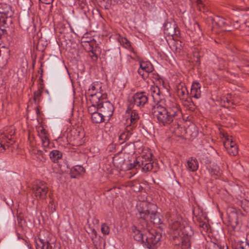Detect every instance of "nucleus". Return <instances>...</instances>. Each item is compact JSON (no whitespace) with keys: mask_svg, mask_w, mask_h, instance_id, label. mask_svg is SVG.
Wrapping results in <instances>:
<instances>
[{"mask_svg":"<svg viewBox=\"0 0 249 249\" xmlns=\"http://www.w3.org/2000/svg\"><path fill=\"white\" fill-rule=\"evenodd\" d=\"M206 249H228V247H222L214 243H210Z\"/></svg>","mask_w":249,"mask_h":249,"instance_id":"c756f323","label":"nucleus"},{"mask_svg":"<svg viewBox=\"0 0 249 249\" xmlns=\"http://www.w3.org/2000/svg\"><path fill=\"white\" fill-rule=\"evenodd\" d=\"M142 214H144L146 216L143 217V222L146 225H147V223L145 220L148 217L154 224H159L161 222L159 215L157 213V206L153 203L144 202L141 211V218Z\"/></svg>","mask_w":249,"mask_h":249,"instance_id":"20e7f679","label":"nucleus"},{"mask_svg":"<svg viewBox=\"0 0 249 249\" xmlns=\"http://www.w3.org/2000/svg\"><path fill=\"white\" fill-rule=\"evenodd\" d=\"M113 162L117 167L123 168L124 163V160L123 158L115 157L113 159Z\"/></svg>","mask_w":249,"mask_h":249,"instance_id":"5701e85b","label":"nucleus"},{"mask_svg":"<svg viewBox=\"0 0 249 249\" xmlns=\"http://www.w3.org/2000/svg\"><path fill=\"white\" fill-rule=\"evenodd\" d=\"M71 177L73 178H76V176H73V175H71Z\"/></svg>","mask_w":249,"mask_h":249,"instance_id":"6e6d98bb","label":"nucleus"},{"mask_svg":"<svg viewBox=\"0 0 249 249\" xmlns=\"http://www.w3.org/2000/svg\"><path fill=\"white\" fill-rule=\"evenodd\" d=\"M42 146L44 148L45 151H47V150H46L45 148H47L48 147H49V144H50V142H43L42 143Z\"/></svg>","mask_w":249,"mask_h":249,"instance_id":"37998d69","label":"nucleus"},{"mask_svg":"<svg viewBox=\"0 0 249 249\" xmlns=\"http://www.w3.org/2000/svg\"><path fill=\"white\" fill-rule=\"evenodd\" d=\"M40 138L41 139L42 143L43 142H50L48 137V135L44 136L43 137H40Z\"/></svg>","mask_w":249,"mask_h":249,"instance_id":"a18cd8bd","label":"nucleus"},{"mask_svg":"<svg viewBox=\"0 0 249 249\" xmlns=\"http://www.w3.org/2000/svg\"><path fill=\"white\" fill-rule=\"evenodd\" d=\"M138 166L139 167L140 166V165L139 164V162L136 161V162H134L133 163H130L129 167H128V169H131L132 168H134L135 167H136Z\"/></svg>","mask_w":249,"mask_h":249,"instance_id":"a19ab883","label":"nucleus"},{"mask_svg":"<svg viewBox=\"0 0 249 249\" xmlns=\"http://www.w3.org/2000/svg\"><path fill=\"white\" fill-rule=\"evenodd\" d=\"M198 167V163L196 159L191 158L187 161V169L189 171L195 172Z\"/></svg>","mask_w":249,"mask_h":249,"instance_id":"a211bd4d","label":"nucleus"},{"mask_svg":"<svg viewBox=\"0 0 249 249\" xmlns=\"http://www.w3.org/2000/svg\"><path fill=\"white\" fill-rule=\"evenodd\" d=\"M246 203L248 204V205H249V199L248 200L245 199L244 201H242L241 202L242 206H243L244 205V204H246Z\"/></svg>","mask_w":249,"mask_h":249,"instance_id":"49530a36","label":"nucleus"},{"mask_svg":"<svg viewBox=\"0 0 249 249\" xmlns=\"http://www.w3.org/2000/svg\"><path fill=\"white\" fill-rule=\"evenodd\" d=\"M33 192L37 199L45 200L47 196L48 188L45 182L39 181L33 186Z\"/></svg>","mask_w":249,"mask_h":249,"instance_id":"39448f33","label":"nucleus"},{"mask_svg":"<svg viewBox=\"0 0 249 249\" xmlns=\"http://www.w3.org/2000/svg\"><path fill=\"white\" fill-rule=\"evenodd\" d=\"M49 156L51 160L53 162H58L62 157V153L57 150H53L50 152Z\"/></svg>","mask_w":249,"mask_h":249,"instance_id":"aec40b11","label":"nucleus"},{"mask_svg":"<svg viewBox=\"0 0 249 249\" xmlns=\"http://www.w3.org/2000/svg\"><path fill=\"white\" fill-rule=\"evenodd\" d=\"M36 160L40 162H44L45 161V158L42 152L38 151L36 155Z\"/></svg>","mask_w":249,"mask_h":249,"instance_id":"473e14b6","label":"nucleus"},{"mask_svg":"<svg viewBox=\"0 0 249 249\" xmlns=\"http://www.w3.org/2000/svg\"><path fill=\"white\" fill-rule=\"evenodd\" d=\"M0 14L1 17H13L14 12L10 5L5 4H0Z\"/></svg>","mask_w":249,"mask_h":249,"instance_id":"ddd939ff","label":"nucleus"},{"mask_svg":"<svg viewBox=\"0 0 249 249\" xmlns=\"http://www.w3.org/2000/svg\"><path fill=\"white\" fill-rule=\"evenodd\" d=\"M131 230L133 232V236L134 237V239L138 241H140V231L139 229H137V228L135 226L133 225L131 228Z\"/></svg>","mask_w":249,"mask_h":249,"instance_id":"4be33fe9","label":"nucleus"},{"mask_svg":"<svg viewBox=\"0 0 249 249\" xmlns=\"http://www.w3.org/2000/svg\"><path fill=\"white\" fill-rule=\"evenodd\" d=\"M42 3H45L46 4H50L52 3L53 1V0H39Z\"/></svg>","mask_w":249,"mask_h":249,"instance_id":"c03bdc74","label":"nucleus"},{"mask_svg":"<svg viewBox=\"0 0 249 249\" xmlns=\"http://www.w3.org/2000/svg\"><path fill=\"white\" fill-rule=\"evenodd\" d=\"M143 193V192H142V191L141 190V195H142L143 196H145V195L142 194ZM144 193L146 194L145 192H144Z\"/></svg>","mask_w":249,"mask_h":249,"instance_id":"864d4df0","label":"nucleus"},{"mask_svg":"<svg viewBox=\"0 0 249 249\" xmlns=\"http://www.w3.org/2000/svg\"><path fill=\"white\" fill-rule=\"evenodd\" d=\"M37 131L38 133V135L40 137H43L44 136L48 135L47 131L46 129H45L42 127H39L37 128Z\"/></svg>","mask_w":249,"mask_h":249,"instance_id":"f704fd0d","label":"nucleus"},{"mask_svg":"<svg viewBox=\"0 0 249 249\" xmlns=\"http://www.w3.org/2000/svg\"><path fill=\"white\" fill-rule=\"evenodd\" d=\"M152 154L148 148H143L141 151V163L143 164L144 161H151Z\"/></svg>","mask_w":249,"mask_h":249,"instance_id":"2eb2a0df","label":"nucleus"},{"mask_svg":"<svg viewBox=\"0 0 249 249\" xmlns=\"http://www.w3.org/2000/svg\"><path fill=\"white\" fill-rule=\"evenodd\" d=\"M125 136V134H122L121 136H120V139H123V137Z\"/></svg>","mask_w":249,"mask_h":249,"instance_id":"3c124183","label":"nucleus"},{"mask_svg":"<svg viewBox=\"0 0 249 249\" xmlns=\"http://www.w3.org/2000/svg\"><path fill=\"white\" fill-rule=\"evenodd\" d=\"M139 119L138 113L135 110H133L131 113L130 121L131 124L135 123L136 120Z\"/></svg>","mask_w":249,"mask_h":249,"instance_id":"c85d7f7f","label":"nucleus"},{"mask_svg":"<svg viewBox=\"0 0 249 249\" xmlns=\"http://www.w3.org/2000/svg\"><path fill=\"white\" fill-rule=\"evenodd\" d=\"M133 103L134 105L137 107H139L140 106V97L138 93L136 94L133 96Z\"/></svg>","mask_w":249,"mask_h":249,"instance_id":"c9c22d12","label":"nucleus"},{"mask_svg":"<svg viewBox=\"0 0 249 249\" xmlns=\"http://www.w3.org/2000/svg\"><path fill=\"white\" fill-rule=\"evenodd\" d=\"M191 31L194 32L195 34H196L198 36H199L200 35H202V32L200 29V26L198 23L195 21L194 23V30L191 29Z\"/></svg>","mask_w":249,"mask_h":249,"instance_id":"bb28decb","label":"nucleus"},{"mask_svg":"<svg viewBox=\"0 0 249 249\" xmlns=\"http://www.w3.org/2000/svg\"><path fill=\"white\" fill-rule=\"evenodd\" d=\"M247 70L245 71H247L248 74H249V66L246 67Z\"/></svg>","mask_w":249,"mask_h":249,"instance_id":"09e8293b","label":"nucleus"},{"mask_svg":"<svg viewBox=\"0 0 249 249\" xmlns=\"http://www.w3.org/2000/svg\"><path fill=\"white\" fill-rule=\"evenodd\" d=\"M153 89V92L157 95H160L161 93V90L162 89L161 88H160L158 87H154Z\"/></svg>","mask_w":249,"mask_h":249,"instance_id":"ea45409f","label":"nucleus"},{"mask_svg":"<svg viewBox=\"0 0 249 249\" xmlns=\"http://www.w3.org/2000/svg\"><path fill=\"white\" fill-rule=\"evenodd\" d=\"M14 27L13 17H1L0 19V30L3 31L0 33V38L7 34V30Z\"/></svg>","mask_w":249,"mask_h":249,"instance_id":"9d476101","label":"nucleus"},{"mask_svg":"<svg viewBox=\"0 0 249 249\" xmlns=\"http://www.w3.org/2000/svg\"><path fill=\"white\" fill-rule=\"evenodd\" d=\"M243 208L244 209V210H245V211H248V210L246 209H245V208H244V207H243Z\"/></svg>","mask_w":249,"mask_h":249,"instance_id":"13d9d810","label":"nucleus"},{"mask_svg":"<svg viewBox=\"0 0 249 249\" xmlns=\"http://www.w3.org/2000/svg\"><path fill=\"white\" fill-rule=\"evenodd\" d=\"M227 102L229 104V105H230L231 104H233V103L232 102H231L230 100L227 99Z\"/></svg>","mask_w":249,"mask_h":249,"instance_id":"de8ad7c7","label":"nucleus"},{"mask_svg":"<svg viewBox=\"0 0 249 249\" xmlns=\"http://www.w3.org/2000/svg\"><path fill=\"white\" fill-rule=\"evenodd\" d=\"M201 85L197 82H194L192 83L191 89V95L196 99H199L201 97Z\"/></svg>","mask_w":249,"mask_h":249,"instance_id":"4468645a","label":"nucleus"},{"mask_svg":"<svg viewBox=\"0 0 249 249\" xmlns=\"http://www.w3.org/2000/svg\"><path fill=\"white\" fill-rule=\"evenodd\" d=\"M144 166L142 167V172H147L150 171L152 168L153 165L151 163V161H147L143 162Z\"/></svg>","mask_w":249,"mask_h":249,"instance_id":"393cba45","label":"nucleus"},{"mask_svg":"<svg viewBox=\"0 0 249 249\" xmlns=\"http://www.w3.org/2000/svg\"><path fill=\"white\" fill-rule=\"evenodd\" d=\"M140 188H139V189H138V191H140Z\"/></svg>","mask_w":249,"mask_h":249,"instance_id":"bf43d9fd","label":"nucleus"},{"mask_svg":"<svg viewBox=\"0 0 249 249\" xmlns=\"http://www.w3.org/2000/svg\"><path fill=\"white\" fill-rule=\"evenodd\" d=\"M101 230L102 233L104 235H107L109 233V228L106 223L102 224Z\"/></svg>","mask_w":249,"mask_h":249,"instance_id":"7c9ffc66","label":"nucleus"},{"mask_svg":"<svg viewBox=\"0 0 249 249\" xmlns=\"http://www.w3.org/2000/svg\"><path fill=\"white\" fill-rule=\"evenodd\" d=\"M91 105L89 106L88 107V112L92 116L93 114L99 111L98 109V100H97V103L91 102Z\"/></svg>","mask_w":249,"mask_h":249,"instance_id":"412c9836","label":"nucleus"},{"mask_svg":"<svg viewBox=\"0 0 249 249\" xmlns=\"http://www.w3.org/2000/svg\"><path fill=\"white\" fill-rule=\"evenodd\" d=\"M140 72H141V71H140V68L138 69V72L139 73H140Z\"/></svg>","mask_w":249,"mask_h":249,"instance_id":"5fc2aeb1","label":"nucleus"},{"mask_svg":"<svg viewBox=\"0 0 249 249\" xmlns=\"http://www.w3.org/2000/svg\"><path fill=\"white\" fill-rule=\"evenodd\" d=\"M41 91L40 90H38L37 91H35L34 93V96L35 98L39 97L41 96Z\"/></svg>","mask_w":249,"mask_h":249,"instance_id":"79ce46f5","label":"nucleus"},{"mask_svg":"<svg viewBox=\"0 0 249 249\" xmlns=\"http://www.w3.org/2000/svg\"><path fill=\"white\" fill-rule=\"evenodd\" d=\"M7 63V60L6 58L3 59L1 57V51L0 50V66L3 67Z\"/></svg>","mask_w":249,"mask_h":249,"instance_id":"4c0bfd02","label":"nucleus"},{"mask_svg":"<svg viewBox=\"0 0 249 249\" xmlns=\"http://www.w3.org/2000/svg\"><path fill=\"white\" fill-rule=\"evenodd\" d=\"M163 29L165 34L173 36L175 33V25L169 22H165L163 25Z\"/></svg>","mask_w":249,"mask_h":249,"instance_id":"f3484780","label":"nucleus"},{"mask_svg":"<svg viewBox=\"0 0 249 249\" xmlns=\"http://www.w3.org/2000/svg\"><path fill=\"white\" fill-rule=\"evenodd\" d=\"M148 101V97L144 92L141 91V106L145 105Z\"/></svg>","mask_w":249,"mask_h":249,"instance_id":"e433bc0d","label":"nucleus"},{"mask_svg":"<svg viewBox=\"0 0 249 249\" xmlns=\"http://www.w3.org/2000/svg\"><path fill=\"white\" fill-rule=\"evenodd\" d=\"M153 71V67L151 63L149 61L141 60V77L143 79V81H141V85L142 84L144 86L145 84H148L149 80H146L148 78L149 73Z\"/></svg>","mask_w":249,"mask_h":249,"instance_id":"1a4fd4ad","label":"nucleus"},{"mask_svg":"<svg viewBox=\"0 0 249 249\" xmlns=\"http://www.w3.org/2000/svg\"><path fill=\"white\" fill-rule=\"evenodd\" d=\"M212 172L215 175L219 176L221 174V170L218 166L215 165L212 167Z\"/></svg>","mask_w":249,"mask_h":249,"instance_id":"72a5a7b5","label":"nucleus"},{"mask_svg":"<svg viewBox=\"0 0 249 249\" xmlns=\"http://www.w3.org/2000/svg\"><path fill=\"white\" fill-rule=\"evenodd\" d=\"M142 201H143L142 204H141V205H142V206L143 204L144 203V202H147V201H144V198H143ZM142 206L141 208V211L142 210Z\"/></svg>","mask_w":249,"mask_h":249,"instance_id":"603ef678","label":"nucleus"},{"mask_svg":"<svg viewBox=\"0 0 249 249\" xmlns=\"http://www.w3.org/2000/svg\"><path fill=\"white\" fill-rule=\"evenodd\" d=\"M165 105L166 110H167L170 115H172L174 119L176 116L181 114L179 105L174 99L167 100L166 101Z\"/></svg>","mask_w":249,"mask_h":249,"instance_id":"0eeeda50","label":"nucleus"},{"mask_svg":"<svg viewBox=\"0 0 249 249\" xmlns=\"http://www.w3.org/2000/svg\"><path fill=\"white\" fill-rule=\"evenodd\" d=\"M196 2L198 6V8L200 11H201V8H203L204 5L202 3L201 0H196Z\"/></svg>","mask_w":249,"mask_h":249,"instance_id":"58836bf2","label":"nucleus"},{"mask_svg":"<svg viewBox=\"0 0 249 249\" xmlns=\"http://www.w3.org/2000/svg\"><path fill=\"white\" fill-rule=\"evenodd\" d=\"M84 42H89V40H88V41H85V40H84Z\"/></svg>","mask_w":249,"mask_h":249,"instance_id":"4d7b16f0","label":"nucleus"},{"mask_svg":"<svg viewBox=\"0 0 249 249\" xmlns=\"http://www.w3.org/2000/svg\"><path fill=\"white\" fill-rule=\"evenodd\" d=\"M98 102L99 111L102 113L106 120L109 121L114 111L113 105L109 101H103L100 99L98 100Z\"/></svg>","mask_w":249,"mask_h":249,"instance_id":"423d86ee","label":"nucleus"},{"mask_svg":"<svg viewBox=\"0 0 249 249\" xmlns=\"http://www.w3.org/2000/svg\"><path fill=\"white\" fill-rule=\"evenodd\" d=\"M119 41L122 46L126 48H129L130 46V42L125 37H120Z\"/></svg>","mask_w":249,"mask_h":249,"instance_id":"cd10ccee","label":"nucleus"},{"mask_svg":"<svg viewBox=\"0 0 249 249\" xmlns=\"http://www.w3.org/2000/svg\"><path fill=\"white\" fill-rule=\"evenodd\" d=\"M153 113L157 119L158 123L163 126L170 124L174 121L172 115H170L165 107L160 104H156L153 107Z\"/></svg>","mask_w":249,"mask_h":249,"instance_id":"7ed1b4c3","label":"nucleus"},{"mask_svg":"<svg viewBox=\"0 0 249 249\" xmlns=\"http://www.w3.org/2000/svg\"><path fill=\"white\" fill-rule=\"evenodd\" d=\"M91 119L92 123L95 124H100L106 121H108L107 120H106V118H104V115L100 111H98L91 116Z\"/></svg>","mask_w":249,"mask_h":249,"instance_id":"dca6fc26","label":"nucleus"},{"mask_svg":"<svg viewBox=\"0 0 249 249\" xmlns=\"http://www.w3.org/2000/svg\"><path fill=\"white\" fill-rule=\"evenodd\" d=\"M223 144L228 152L231 156H235L238 153V147L231 137L226 136Z\"/></svg>","mask_w":249,"mask_h":249,"instance_id":"f8f14e48","label":"nucleus"},{"mask_svg":"<svg viewBox=\"0 0 249 249\" xmlns=\"http://www.w3.org/2000/svg\"><path fill=\"white\" fill-rule=\"evenodd\" d=\"M178 96L182 99H185L188 96V91L186 88H182L178 90Z\"/></svg>","mask_w":249,"mask_h":249,"instance_id":"a878e982","label":"nucleus"},{"mask_svg":"<svg viewBox=\"0 0 249 249\" xmlns=\"http://www.w3.org/2000/svg\"><path fill=\"white\" fill-rule=\"evenodd\" d=\"M168 220L170 228L176 231V233L181 238H183L182 241V244L184 241L188 242L189 240V237L193 234V231L191 226L178 216L176 219L171 217Z\"/></svg>","mask_w":249,"mask_h":249,"instance_id":"f257e3e1","label":"nucleus"},{"mask_svg":"<svg viewBox=\"0 0 249 249\" xmlns=\"http://www.w3.org/2000/svg\"><path fill=\"white\" fill-rule=\"evenodd\" d=\"M196 210H194L193 211V214H194V215H195V216H197V214H196Z\"/></svg>","mask_w":249,"mask_h":249,"instance_id":"8fccbe9b","label":"nucleus"},{"mask_svg":"<svg viewBox=\"0 0 249 249\" xmlns=\"http://www.w3.org/2000/svg\"><path fill=\"white\" fill-rule=\"evenodd\" d=\"M84 171V168L81 166H76L71 170L72 173L75 172V174L78 175L83 173Z\"/></svg>","mask_w":249,"mask_h":249,"instance_id":"2f4dec72","label":"nucleus"},{"mask_svg":"<svg viewBox=\"0 0 249 249\" xmlns=\"http://www.w3.org/2000/svg\"><path fill=\"white\" fill-rule=\"evenodd\" d=\"M234 249H249V244L242 241H238L234 245Z\"/></svg>","mask_w":249,"mask_h":249,"instance_id":"b1692460","label":"nucleus"},{"mask_svg":"<svg viewBox=\"0 0 249 249\" xmlns=\"http://www.w3.org/2000/svg\"><path fill=\"white\" fill-rule=\"evenodd\" d=\"M213 26V27H218L220 28H224V31H229L231 30L230 28L231 22L229 19H226L219 16H215L214 17H210Z\"/></svg>","mask_w":249,"mask_h":249,"instance_id":"9b49d317","label":"nucleus"},{"mask_svg":"<svg viewBox=\"0 0 249 249\" xmlns=\"http://www.w3.org/2000/svg\"><path fill=\"white\" fill-rule=\"evenodd\" d=\"M13 134L14 133L10 134V138H9L8 136H6L5 134L0 135V152H2L6 149L5 146L3 142H6L10 143V142L12 140L11 137Z\"/></svg>","mask_w":249,"mask_h":249,"instance_id":"6ab92c4d","label":"nucleus"},{"mask_svg":"<svg viewBox=\"0 0 249 249\" xmlns=\"http://www.w3.org/2000/svg\"><path fill=\"white\" fill-rule=\"evenodd\" d=\"M101 88V84L98 82H93L89 87L86 94L91 97L90 102L97 103V100L100 99L101 93L99 92Z\"/></svg>","mask_w":249,"mask_h":249,"instance_id":"6e6552de","label":"nucleus"},{"mask_svg":"<svg viewBox=\"0 0 249 249\" xmlns=\"http://www.w3.org/2000/svg\"><path fill=\"white\" fill-rule=\"evenodd\" d=\"M161 234L154 230L141 231V241L147 249H156V245L161 238Z\"/></svg>","mask_w":249,"mask_h":249,"instance_id":"f03ea898","label":"nucleus"}]
</instances>
